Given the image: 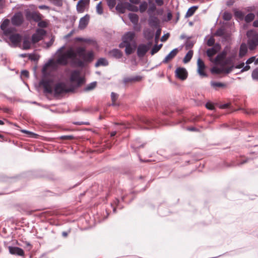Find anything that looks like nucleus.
<instances>
[{"instance_id":"obj_1","label":"nucleus","mask_w":258,"mask_h":258,"mask_svg":"<svg viewBox=\"0 0 258 258\" xmlns=\"http://www.w3.org/2000/svg\"><path fill=\"white\" fill-rule=\"evenodd\" d=\"M75 53L76 56L78 55L83 59L82 60L75 57L72 63L77 67H83L85 66V62H90L93 59V53L92 51L86 52L84 47H79L77 48Z\"/></svg>"},{"instance_id":"obj_2","label":"nucleus","mask_w":258,"mask_h":258,"mask_svg":"<svg viewBox=\"0 0 258 258\" xmlns=\"http://www.w3.org/2000/svg\"><path fill=\"white\" fill-rule=\"evenodd\" d=\"M75 57L76 53L72 48H70L64 53L58 55L56 62L61 66H66L68 63L69 59H72L73 62Z\"/></svg>"},{"instance_id":"obj_3","label":"nucleus","mask_w":258,"mask_h":258,"mask_svg":"<svg viewBox=\"0 0 258 258\" xmlns=\"http://www.w3.org/2000/svg\"><path fill=\"white\" fill-rule=\"evenodd\" d=\"M246 36L248 48L252 50L258 46V33L253 29L249 30L246 32Z\"/></svg>"},{"instance_id":"obj_4","label":"nucleus","mask_w":258,"mask_h":258,"mask_svg":"<svg viewBox=\"0 0 258 258\" xmlns=\"http://www.w3.org/2000/svg\"><path fill=\"white\" fill-rule=\"evenodd\" d=\"M135 36V34L133 32H126L122 37V42L119 45V47L122 48V45L136 42L134 40Z\"/></svg>"},{"instance_id":"obj_5","label":"nucleus","mask_w":258,"mask_h":258,"mask_svg":"<svg viewBox=\"0 0 258 258\" xmlns=\"http://www.w3.org/2000/svg\"><path fill=\"white\" fill-rule=\"evenodd\" d=\"M139 123H143V124L146 125V126H141L140 125V127L141 128H151L153 127H155L157 126L156 124L155 123V121L152 119L148 118L145 117H140L139 119Z\"/></svg>"},{"instance_id":"obj_6","label":"nucleus","mask_w":258,"mask_h":258,"mask_svg":"<svg viewBox=\"0 0 258 258\" xmlns=\"http://www.w3.org/2000/svg\"><path fill=\"white\" fill-rule=\"evenodd\" d=\"M70 81L72 82L77 83L78 86H80L84 82V78L80 77V72L77 70L72 71L70 76Z\"/></svg>"},{"instance_id":"obj_7","label":"nucleus","mask_w":258,"mask_h":258,"mask_svg":"<svg viewBox=\"0 0 258 258\" xmlns=\"http://www.w3.org/2000/svg\"><path fill=\"white\" fill-rule=\"evenodd\" d=\"M46 31L42 29H37L35 33L32 35V42L35 44L41 40L46 35Z\"/></svg>"},{"instance_id":"obj_8","label":"nucleus","mask_w":258,"mask_h":258,"mask_svg":"<svg viewBox=\"0 0 258 258\" xmlns=\"http://www.w3.org/2000/svg\"><path fill=\"white\" fill-rule=\"evenodd\" d=\"M152 45V42L150 41L147 44H140L137 48V55L138 56L140 57H143L149 50Z\"/></svg>"},{"instance_id":"obj_9","label":"nucleus","mask_w":258,"mask_h":258,"mask_svg":"<svg viewBox=\"0 0 258 258\" xmlns=\"http://www.w3.org/2000/svg\"><path fill=\"white\" fill-rule=\"evenodd\" d=\"M52 81L47 79H42L40 82V84L44 88V92L47 93L48 94H51L52 92V88L51 86Z\"/></svg>"},{"instance_id":"obj_10","label":"nucleus","mask_w":258,"mask_h":258,"mask_svg":"<svg viewBox=\"0 0 258 258\" xmlns=\"http://www.w3.org/2000/svg\"><path fill=\"white\" fill-rule=\"evenodd\" d=\"M55 94L59 95L63 93L69 92V90L66 88L65 84L59 83L55 85L54 89Z\"/></svg>"},{"instance_id":"obj_11","label":"nucleus","mask_w":258,"mask_h":258,"mask_svg":"<svg viewBox=\"0 0 258 258\" xmlns=\"http://www.w3.org/2000/svg\"><path fill=\"white\" fill-rule=\"evenodd\" d=\"M12 23L15 26H20L23 22L24 19L21 13H16L12 18Z\"/></svg>"},{"instance_id":"obj_12","label":"nucleus","mask_w":258,"mask_h":258,"mask_svg":"<svg viewBox=\"0 0 258 258\" xmlns=\"http://www.w3.org/2000/svg\"><path fill=\"white\" fill-rule=\"evenodd\" d=\"M175 73L176 77L181 80H184L187 77V72L185 68H178Z\"/></svg>"},{"instance_id":"obj_13","label":"nucleus","mask_w":258,"mask_h":258,"mask_svg":"<svg viewBox=\"0 0 258 258\" xmlns=\"http://www.w3.org/2000/svg\"><path fill=\"white\" fill-rule=\"evenodd\" d=\"M221 45L219 43H216L212 48L207 50L206 53L208 57H212L221 49Z\"/></svg>"},{"instance_id":"obj_14","label":"nucleus","mask_w":258,"mask_h":258,"mask_svg":"<svg viewBox=\"0 0 258 258\" xmlns=\"http://www.w3.org/2000/svg\"><path fill=\"white\" fill-rule=\"evenodd\" d=\"M198 65V72L199 75L202 77H207V75L205 72L204 70L205 69V64L204 61L200 58H199L197 61Z\"/></svg>"},{"instance_id":"obj_15","label":"nucleus","mask_w":258,"mask_h":258,"mask_svg":"<svg viewBox=\"0 0 258 258\" xmlns=\"http://www.w3.org/2000/svg\"><path fill=\"white\" fill-rule=\"evenodd\" d=\"M9 252L13 255L19 256H23L24 255V250L19 247L11 246L8 247Z\"/></svg>"},{"instance_id":"obj_16","label":"nucleus","mask_w":258,"mask_h":258,"mask_svg":"<svg viewBox=\"0 0 258 258\" xmlns=\"http://www.w3.org/2000/svg\"><path fill=\"white\" fill-rule=\"evenodd\" d=\"M90 0H80L77 5V10L79 13H83L86 6L89 5Z\"/></svg>"},{"instance_id":"obj_17","label":"nucleus","mask_w":258,"mask_h":258,"mask_svg":"<svg viewBox=\"0 0 258 258\" xmlns=\"http://www.w3.org/2000/svg\"><path fill=\"white\" fill-rule=\"evenodd\" d=\"M227 51L225 50L219 53L214 60V62L216 64H221L223 59L226 57Z\"/></svg>"},{"instance_id":"obj_18","label":"nucleus","mask_w":258,"mask_h":258,"mask_svg":"<svg viewBox=\"0 0 258 258\" xmlns=\"http://www.w3.org/2000/svg\"><path fill=\"white\" fill-rule=\"evenodd\" d=\"M125 47V52L126 55H130L134 52L136 48V42H133V44H128L124 45H122V48Z\"/></svg>"},{"instance_id":"obj_19","label":"nucleus","mask_w":258,"mask_h":258,"mask_svg":"<svg viewBox=\"0 0 258 258\" xmlns=\"http://www.w3.org/2000/svg\"><path fill=\"white\" fill-rule=\"evenodd\" d=\"M89 18L90 17L88 15H86L80 19L79 27L81 29H84L87 26L89 22Z\"/></svg>"},{"instance_id":"obj_20","label":"nucleus","mask_w":258,"mask_h":258,"mask_svg":"<svg viewBox=\"0 0 258 258\" xmlns=\"http://www.w3.org/2000/svg\"><path fill=\"white\" fill-rule=\"evenodd\" d=\"M27 17L28 19L30 18L36 22H38L42 19L41 15L39 13L35 12L27 14Z\"/></svg>"},{"instance_id":"obj_21","label":"nucleus","mask_w":258,"mask_h":258,"mask_svg":"<svg viewBox=\"0 0 258 258\" xmlns=\"http://www.w3.org/2000/svg\"><path fill=\"white\" fill-rule=\"evenodd\" d=\"M108 54L110 57L116 59L120 58L122 55L121 51L118 49H113L109 51Z\"/></svg>"},{"instance_id":"obj_22","label":"nucleus","mask_w":258,"mask_h":258,"mask_svg":"<svg viewBox=\"0 0 258 258\" xmlns=\"http://www.w3.org/2000/svg\"><path fill=\"white\" fill-rule=\"evenodd\" d=\"M9 39L14 45H17L21 41V36L19 34H12L10 36Z\"/></svg>"},{"instance_id":"obj_23","label":"nucleus","mask_w":258,"mask_h":258,"mask_svg":"<svg viewBox=\"0 0 258 258\" xmlns=\"http://www.w3.org/2000/svg\"><path fill=\"white\" fill-rule=\"evenodd\" d=\"M178 52L177 48L173 49L163 59V63H167L169 60L173 58L177 54Z\"/></svg>"},{"instance_id":"obj_24","label":"nucleus","mask_w":258,"mask_h":258,"mask_svg":"<svg viewBox=\"0 0 258 258\" xmlns=\"http://www.w3.org/2000/svg\"><path fill=\"white\" fill-rule=\"evenodd\" d=\"M142 80V77L136 76L134 77H126L123 79V83L126 84L130 82H139Z\"/></svg>"},{"instance_id":"obj_25","label":"nucleus","mask_w":258,"mask_h":258,"mask_svg":"<svg viewBox=\"0 0 258 258\" xmlns=\"http://www.w3.org/2000/svg\"><path fill=\"white\" fill-rule=\"evenodd\" d=\"M149 24L151 27H157L159 24V20L155 16H149Z\"/></svg>"},{"instance_id":"obj_26","label":"nucleus","mask_w":258,"mask_h":258,"mask_svg":"<svg viewBox=\"0 0 258 258\" xmlns=\"http://www.w3.org/2000/svg\"><path fill=\"white\" fill-rule=\"evenodd\" d=\"M247 52V46L245 43H242L240 46L239 56L242 57L245 56Z\"/></svg>"},{"instance_id":"obj_27","label":"nucleus","mask_w":258,"mask_h":258,"mask_svg":"<svg viewBox=\"0 0 258 258\" xmlns=\"http://www.w3.org/2000/svg\"><path fill=\"white\" fill-rule=\"evenodd\" d=\"M115 9L117 12L121 14H123L125 12V10H126V5H125V3H118L115 8Z\"/></svg>"},{"instance_id":"obj_28","label":"nucleus","mask_w":258,"mask_h":258,"mask_svg":"<svg viewBox=\"0 0 258 258\" xmlns=\"http://www.w3.org/2000/svg\"><path fill=\"white\" fill-rule=\"evenodd\" d=\"M210 84L211 86L215 90H217L218 88H225L226 87V84L221 82L211 81Z\"/></svg>"},{"instance_id":"obj_29","label":"nucleus","mask_w":258,"mask_h":258,"mask_svg":"<svg viewBox=\"0 0 258 258\" xmlns=\"http://www.w3.org/2000/svg\"><path fill=\"white\" fill-rule=\"evenodd\" d=\"M130 20L134 24L138 23L139 21L138 16L134 13H129L128 15Z\"/></svg>"},{"instance_id":"obj_30","label":"nucleus","mask_w":258,"mask_h":258,"mask_svg":"<svg viewBox=\"0 0 258 258\" xmlns=\"http://www.w3.org/2000/svg\"><path fill=\"white\" fill-rule=\"evenodd\" d=\"M126 9L130 11L137 12L139 11V8L134 5H132L131 3L128 2H125Z\"/></svg>"},{"instance_id":"obj_31","label":"nucleus","mask_w":258,"mask_h":258,"mask_svg":"<svg viewBox=\"0 0 258 258\" xmlns=\"http://www.w3.org/2000/svg\"><path fill=\"white\" fill-rule=\"evenodd\" d=\"M108 64V61L105 58H100L98 59L97 61L95 63L96 67H99L100 66H106Z\"/></svg>"},{"instance_id":"obj_32","label":"nucleus","mask_w":258,"mask_h":258,"mask_svg":"<svg viewBox=\"0 0 258 258\" xmlns=\"http://www.w3.org/2000/svg\"><path fill=\"white\" fill-rule=\"evenodd\" d=\"M211 72L212 74H220L224 73V67L218 68L214 67L211 69Z\"/></svg>"},{"instance_id":"obj_33","label":"nucleus","mask_w":258,"mask_h":258,"mask_svg":"<svg viewBox=\"0 0 258 258\" xmlns=\"http://www.w3.org/2000/svg\"><path fill=\"white\" fill-rule=\"evenodd\" d=\"M198 8V6H192L189 8L186 13V17H190L192 16Z\"/></svg>"},{"instance_id":"obj_34","label":"nucleus","mask_w":258,"mask_h":258,"mask_svg":"<svg viewBox=\"0 0 258 258\" xmlns=\"http://www.w3.org/2000/svg\"><path fill=\"white\" fill-rule=\"evenodd\" d=\"M193 55V51L192 50H189L188 52L186 54L185 56H184L183 61L184 63H187L189 62L190 59H191Z\"/></svg>"},{"instance_id":"obj_35","label":"nucleus","mask_w":258,"mask_h":258,"mask_svg":"<svg viewBox=\"0 0 258 258\" xmlns=\"http://www.w3.org/2000/svg\"><path fill=\"white\" fill-rule=\"evenodd\" d=\"M118 95L117 94L114 93V92L111 93V101H112V104H111V106H118V104L116 103V101L118 98Z\"/></svg>"},{"instance_id":"obj_36","label":"nucleus","mask_w":258,"mask_h":258,"mask_svg":"<svg viewBox=\"0 0 258 258\" xmlns=\"http://www.w3.org/2000/svg\"><path fill=\"white\" fill-rule=\"evenodd\" d=\"M144 37L148 40H151L154 36L153 33L151 32L150 30H148L144 32Z\"/></svg>"},{"instance_id":"obj_37","label":"nucleus","mask_w":258,"mask_h":258,"mask_svg":"<svg viewBox=\"0 0 258 258\" xmlns=\"http://www.w3.org/2000/svg\"><path fill=\"white\" fill-rule=\"evenodd\" d=\"M254 15L250 13L245 16L244 20L246 23H250L254 20Z\"/></svg>"},{"instance_id":"obj_38","label":"nucleus","mask_w":258,"mask_h":258,"mask_svg":"<svg viewBox=\"0 0 258 258\" xmlns=\"http://www.w3.org/2000/svg\"><path fill=\"white\" fill-rule=\"evenodd\" d=\"M31 42L27 38L24 39L23 42V49L27 50L30 48Z\"/></svg>"},{"instance_id":"obj_39","label":"nucleus","mask_w":258,"mask_h":258,"mask_svg":"<svg viewBox=\"0 0 258 258\" xmlns=\"http://www.w3.org/2000/svg\"><path fill=\"white\" fill-rule=\"evenodd\" d=\"M148 7V4L147 2H142L139 6V11L141 13H143L146 11Z\"/></svg>"},{"instance_id":"obj_40","label":"nucleus","mask_w":258,"mask_h":258,"mask_svg":"<svg viewBox=\"0 0 258 258\" xmlns=\"http://www.w3.org/2000/svg\"><path fill=\"white\" fill-rule=\"evenodd\" d=\"M156 10V7L154 4H153L152 6H150L149 8L147 13L149 16H153L154 12Z\"/></svg>"},{"instance_id":"obj_41","label":"nucleus","mask_w":258,"mask_h":258,"mask_svg":"<svg viewBox=\"0 0 258 258\" xmlns=\"http://www.w3.org/2000/svg\"><path fill=\"white\" fill-rule=\"evenodd\" d=\"M96 86V82H93L89 84L85 88V91H90L94 89Z\"/></svg>"},{"instance_id":"obj_42","label":"nucleus","mask_w":258,"mask_h":258,"mask_svg":"<svg viewBox=\"0 0 258 258\" xmlns=\"http://www.w3.org/2000/svg\"><path fill=\"white\" fill-rule=\"evenodd\" d=\"M10 23V21L9 19H5L3 22L2 23L1 26H0V28L2 30H4L5 29V28H6L7 27H8L9 24Z\"/></svg>"},{"instance_id":"obj_43","label":"nucleus","mask_w":258,"mask_h":258,"mask_svg":"<svg viewBox=\"0 0 258 258\" xmlns=\"http://www.w3.org/2000/svg\"><path fill=\"white\" fill-rule=\"evenodd\" d=\"M232 18V14L228 12H225L223 15V19L225 21H229Z\"/></svg>"},{"instance_id":"obj_44","label":"nucleus","mask_w":258,"mask_h":258,"mask_svg":"<svg viewBox=\"0 0 258 258\" xmlns=\"http://www.w3.org/2000/svg\"><path fill=\"white\" fill-rule=\"evenodd\" d=\"M2 30L3 31L4 34L5 35H8L11 34L13 32L14 29L12 27H7L6 28Z\"/></svg>"},{"instance_id":"obj_45","label":"nucleus","mask_w":258,"mask_h":258,"mask_svg":"<svg viewBox=\"0 0 258 258\" xmlns=\"http://www.w3.org/2000/svg\"><path fill=\"white\" fill-rule=\"evenodd\" d=\"M106 2L110 9H113L116 5V0H106Z\"/></svg>"},{"instance_id":"obj_46","label":"nucleus","mask_w":258,"mask_h":258,"mask_svg":"<svg viewBox=\"0 0 258 258\" xmlns=\"http://www.w3.org/2000/svg\"><path fill=\"white\" fill-rule=\"evenodd\" d=\"M248 161V159L243 160L242 161L237 163V164H234L233 162L230 163V164H227L226 165L227 167H232L235 166H240L241 165H242L245 163H246Z\"/></svg>"},{"instance_id":"obj_47","label":"nucleus","mask_w":258,"mask_h":258,"mask_svg":"<svg viewBox=\"0 0 258 258\" xmlns=\"http://www.w3.org/2000/svg\"><path fill=\"white\" fill-rule=\"evenodd\" d=\"M96 12L99 14L101 15L103 13V8L101 6V2H99L96 6Z\"/></svg>"},{"instance_id":"obj_48","label":"nucleus","mask_w":258,"mask_h":258,"mask_svg":"<svg viewBox=\"0 0 258 258\" xmlns=\"http://www.w3.org/2000/svg\"><path fill=\"white\" fill-rule=\"evenodd\" d=\"M224 29L221 28L216 30L215 34L216 36L221 37L224 35Z\"/></svg>"},{"instance_id":"obj_49","label":"nucleus","mask_w":258,"mask_h":258,"mask_svg":"<svg viewBox=\"0 0 258 258\" xmlns=\"http://www.w3.org/2000/svg\"><path fill=\"white\" fill-rule=\"evenodd\" d=\"M194 46V42L190 40H187L185 43V48L186 50H188Z\"/></svg>"},{"instance_id":"obj_50","label":"nucleus","mask_w":258,"mask_h":258,"mask_svg":"<svg viewBox=\"0 0 258 258\" xmlns=\"http://www.w3.org/2000/svg\"><path fill=\"white\" fill-rule=\"evenodd\" d=\"M215 39L211 37L207 41V44L209 46H213L216 43H215Z\"/></svg>"},{"instance_id":"obj_51","label":"nucleus","mask_w":258,"mask_h":258,"mask_svg":"<svg viewBox=\"0 0 258 258\" xmlns=\"http://www.w3.org/2000/svg\"><path fill=\"white\" fill-rule=\"evenodd\" d=\"M251 76L253 80H258V68L253 71Z\"/></svg>"},{"instance_id":"obj_52","label":"nucleus","mask_w":258,"mask_h":258,"mask_svg":"<svg viewBox=\"0 0 258 258\" xmlns=\"http://www.w3.org/2000/svg\"><path fill=\"white\" fill-rule=\"evenodd\" d=\"M38 26L40 28H46L47 26V23L44 21H41L38 22Z\"/></svg>"},{"instance_id":"obj_53","label":"nucleus","mask_w":258,"mask_h":258,"mask_svg":"<svg viewBox=\"0 0 258 258\" xmlns=\"http://www.w3.org/2000/svg\"><path fill=\"white\" fill-rule=\"evenodd\" d=\"M61 140H71L74 139V137L72 135L62 136L59 138Z\"/></svg>"},{"instance_id":"obj_54","label":"nucleus","mask_w":258,"mask_h":258,"mask_svg":"<svg viewBox=\"0 0 258 258\" xmlns=\"http://www.w3.org/2000/svg\"><path fill=\"white\" fill-rule=\"evenodd\" d=\"M73 124L78 125H90V122L88 121H76L74 122Z\"/></svg>"},{"instance_id":"obj_55","label":"nucleus","mask_w":258,"mask_h":258,"mask_svg":"<svg viewBox=\"0 0 258 258\" xmlns=\"http://www.w3.org/2000/svg\"><path fill=\"white\" fill-rule=\"evenodd\" d=\"M159 50L160 49L158 47L157 45H155L151 49V53L152 55H153L157 53Z\"/></svg>"},{"instance_id":"obj_56","label":"nucleus","mask_w":258,"mask_h":258,"mask_svg":"<svg viewBox=\"0 0 258 258\" xmlns=\"http://www.w3.org/2000/svg\"><path fill=\"white\" fill-rule=\"evenodd\" d=\"M233 66H231L227 69H225L224 68V73L225 74H228L229 73H230L232 70H233Z\"/></svg>"},{"instance_id":"obj_57","label":"nucleus","mask_w":258,"mask_h":258,"mask_svg":"<svg viewBox=\"0 0 258 258\" xmlns=\"http://www.w3.org/2000/svg\"><path fill=\"white\" fill-rule=\"evenodd\" d=\"M206 107L207 109L211 110H214L215 108L213 104L210 102L207 103L206 104Z\"/></svg>"},{"instance_id":"obj_58","label":"nucleus","mask_w":258,"mask_h":258,"mask_svg":"<svg viewBox=\"0 0 258 258\" xmlns=\"http://www.w3.org/2000/svg\"><path fill=\"white\" fill-rule=\"evenodd\" d=\"M235 17H238L240 19H242L243 17V15L241 11H236L234 13Z\"/></svg>"},{"instance_id":"obj_59","label":"nucleus","mask_w":258,"mask_h":258,"mask_svg":"<svg viewBox=\"0 0 258 258\" xmlns=\"http://www.w3.org/2000/svg\"><path fill=\"white\" fill-rule=\"evenodd\" d=\"M255 59V57L254 56H252V57H250L246 60V64H249L252 63L254 61Z\"/></svg>"},{"instance_id":"obj_60","label":"nucleus","mask_w":258,"mask_h":258,"mask_svg":"<svg viewBox=\"0 0 258 258\" xmlns=\"http://www.w3.org/2000/svg\"><path fill=\"white\" fill-rule=\"evenodd\" d=\"M169 37V34L167 33L166 34L164 35L161 38V41L162 42L166 41L168 37Z\"/></svg>"},{"instance_id":"obj_61","label":"nucleus","mask_w":258,"mask_h":258,"mask_svg":"<svg viewBox=\"0 0 258 258\" xmlns=\"http://www.w3.org/2000/svg\"><path fill=\"white\" fill-rule=\"evenodd\" d=\"M21 75L26 78H28L29 77V72L26 70H23L21 72Z\"/></svg>"},{"instance_id":"obj_62","label":"nucleus","mask_w":258,"mask_h":258,"mask_svg":"<svg viewBox=\"0 0 258 258\" xmlns=\"http://www.w3.org/2000/svg\"><path fill=\"white\" fill-rule=\"evenodd\" d=\"M235 2V0H228L226 2V5L227 6H232Z\"/></svg>"},{"instance_id":"obj_63","label":"nucleus","mask_w":258,"mask_h":258,"mask_svg":"<svg viewBox=\"0 0 258 258\" xmlns=\"http://www.w3.org/2000/svg\"><path fill=\"white\" fill-rule=\"evenodd\" d=\"M155 2L158 6H162L164 4L163 0H155Z\"/></svg>"},{"instance_id":"obj_64","label":"nucleus","mask_w":258,"mask_h":258,"mask_svg":"<svg viewBox=\"0 0 258 258\" xmlns=\"http://www.w3.org/2000/svg\"><path fill=\"white\" fill-rule=\"evenodd\" d=\"M250 69V67L248 64L246 65L245 67L243 66L242 69L241 70V72H243L244 71H247Z\"/></svg>"}]
</instances>
